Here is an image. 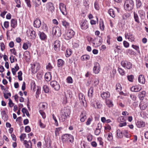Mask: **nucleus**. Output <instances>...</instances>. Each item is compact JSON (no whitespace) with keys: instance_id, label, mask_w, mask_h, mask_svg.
Wrapping results in <instances>:
<instances>
[{"instance_id":"1","label":"nucleus","mask_w":148,"mask_h":148,"mask_svg":"<svg viewBox=\"0 0 148 148\" xmlns=\"http://www.w3.org/2000/svg\"><path fill=\"white\" fill-rule=\"evenodd\" d=\"M70 114V111L69 109L64 107L61 110L60 114L59 116L60 120L62 122L65 121Z\"/></svg>"},{"instance_id":"2","label":"nucleus","mask_w":148,"mask_h":148,"mask_svg":"<svg viewBox=\"0 0 148 148\" xmlns=\"http://www.w3.org/2000/svg\"><path fill=\"white\" fill-rule=\"evenodd\" d=\"M62 140L63 143H72L74 141V137L71 134H65L62 136Z\"/></svg>"},{"instance_id":"3","label":"nucleus","mask_w":148,"mask_h":148,"mask_svg":"<svg viewBox=\"0 0 148 148\" xmlns=\"http://www.w3.org/2000/svg\"><path fill=\"white\" fill-rule=\"evenodd\" d=\"M134 7V2L132 0H126L125 1L124 8L126 10L130 11L132 10Z\"/></svg>"},{"instance_id":"4","label":"nucleus","mask_w":148,"mask_h":148,"mask_svg":"<svg viewBox=\"0 0 148 148\" xmlns=\"http://www.w3.org/2000/svg\"><path fill=\"white\" fill-rule=\"evenodd\" d=\"M75 34V32L71 29H69L66 31L64 35L65 38L69 40L73 37Z\"/></svg>"},{"instance_id":"5","label":"nucleus","mask_w":148,"mask_h":148,"mask_svg":"<svg viewBox=\"0 0 148 148\" xmlns=\"http://www.w3.org/2000/svg\"><path fill=\"white\" fill-rule=\"evenodd\" d=\"M102 42V38L100 37H97L92 40V43L95 47L100 46Z\"/></svg>"},{"instance_id":"6","label":"nucleus","mask_w":148,"mask_h":148,"mask_svg":"<svg viewBox=\"0 0 148 148\" xmlns=\"http://www.w3.org/2000/svg\"><path fill=\"white\" fill-rule=\"evenodd\" d=\"M27 34L28 37L31 39H34L36 36V34L35 31L32 28L29 29L27 31Z\"/></svg>"},{"instance_id":"7","label":"nucleus","mask_w":148,"mask_h":148,"mask_svg":"<svg viewBox=\"0 0 148 148\" xmlns=\"http://www.w3.org/2000/svg\"><path fill=\"white\" fill-rule=\"evenodd\" d=\"M121 64L124 68L130 69L132 68V64L127 60H123L121 62Z\"/></svg>"},{"instance_id":"8","label":"nucleus","mask_w":148,"mask_h":148,"mask_svg":"<svg viewBox=\"0 0 148 148\" xmlns=\"http://www.w3.org/2000/svg\"><path fill=\"white\" fill-rule=\"evenodd\" d=\"M50 84L51 87L56 91H58L60 89V86L59 84L56 81L54 80L51 82Z\"/></svg>"},{"instance_id":"9","label":"nucleus","mask_w":148,"mask_h":148,"mask_svg":"<svg viewBox=\"0 0 148 148\" xmlns=\"http://www.w3.org/2000/svg\"><path fill=\"white\" fill-rule=\"evenodd\" d=\"M79 24L82 30H86L88 27V23L86 19L82 20Z\"/></svg>"},{"instance_id":"10","label":"nucleus","mask_w":148,"mask_h":148,"mask_svg":"<svg viewBox=\"0 0 148 148\" xmlns=\"http://www.w3.org/2000/svg\"><path fill=\"white\" fill-rule=\"evenodd\" d=\"M52 34L53 35L60 36L61 35L60 29L58 27H53L52 29Z\"/></svg>"},{"instance_id":"11","label":"nucleus","mask_w":148,"mask_h":148,"mask_svg":"<svg viewBox=\"0 0 148 148\" xmlns=\"http://www.w3.org/2000/svg\"><path fill=\"white\" fill-rule=\"evenodd\" d=\"M59 8L62 14L64 15L67 14V11L66 9V5L62 3H60L59 4Z\"/></svg>"},{"instance_id":"12","label":"nucleus","mask_w":148,"mask_h":148,"mask_svg":"<svg viewBox=\"0 0 148 148\" xmlns=\"http://www.w3.org/2000/svg\"><path fill=\"white\" fill-rule=\"evenodd\" d=\"M40 68L39 64H34L32 65L31 69L32 73H36L39 69Z\"/></svg>"},{"instance_id":"13","label":"nucleus","mask_w":148,"mask_h":148,"mask_svg":"<svg viewBox=\"0 0 148 148\" xmlns=\"http://www.w3.org/2000/svg\"><path fill=\"white\" fill-rule=\"evenodd\" d=\"M138 13L140 17L141 21H144L145 18V13L142 10H140L138 11Z\"/></svg>"},{"instance_id":"14","label":"nucleus","mask_w":148,"mask_h":148,"mask_svg":"<svg viewBox=\"0 0 148 148\" xmlns=\"http://www.w3.org/2000/svg\"><path fill=\"white\" fill-rule=\"evenodd\" d=\"M100 71V66L98 63H96L95 64L93 68V71L95 74H98Z\"/></svg>"},{"instance_id":"15","label":"nucleus","mask_w":148,"mask_h":148,"mask_svg":"<svg viewBox=\"0 0 148 148\" xmlns=\"http://www.w3.org/2000/svg\"><path fill=\"white\" fill-rule=\"evenodd\" d=\"M60 42L58 40L55 41L54 43V49L56 51H58L60 49Z\"/></svg>"},{"instance_id":"16","label":"nucleus","mask_w":148,"mask_h":148,"mask_svg":"<svg viewBox=\"0 0 148 148\" xmlns=\"http://www.w3.org/2000/svg\"><path fill=\"white\" fill-rule=\"evenodd\" d=\"M47 7L48 8V10L51 12L52 13L54 11V7L53 4L51 2H49L47 3Z\"/></svg>"},{"instance_id":"17","label":"nucleus","mask_w":148,"mask_h":148,"mask_svg":"<svg viewBox=\"0 0 148 148\" xmlns=\"http://www.w3.org/2000/svg\"><path fill=\"white\" fill-rule=\"evenodd\" d=\"M41 25V22L40 20L38 18H36L34 21V25L36 28H39Z\"/></svg>"},{"instance_id":"18","label":"nucleus","mask_w":148,"mask_h":148,"mask_svg":"<svg viewBox=\"0 0 148 148\" xmlns=\"http://www.w3.org/2000/svg\"><path fill=\"white\" fill-rule=\"evenodd\" d=\"M101 97L103 99H106L107 98H109L110 96V93L108 92H103L101 94Z\"/></svg>"},{"instance_id":"19","label":"nucleus","mask_w":148,"mask_h":148,"mask_svg":"<svg viewBox=\"0 0 148 148\" xmlns=\"http://www.w3.org/2000/svg\"><path fill=\"white\" fill-rule=\"evenodd\" d=\"M136 125L138 127H142L145 126V123L141 120H139L136 123Z\"/></svg>"},{"instance_id":"20","label":"nucleus","mask_w":148,"mask_h":148,"mask_svg":"<svg viewBox=\"0 0 148 148\" xmlns=\"http://www.w3.org/2000/svg\"><path fill=\"white\" fill-rule=\"evenodd\" d=\"M23 144L26 148H32V143L30 140L27 141L26 140H24Z\"/></svg>"},{"instance_id":"21","label":"nucleus","mask_w":148,"mask_h":148,"mask_svg":"<svg viewBox=\"0 0 148 148\" xmlns=\"http://www.w3.org/2000/svg\"><path fill=\"white\" fill-rule=\"evenodd\" d=\"M138 80L139 82L142 84H145V81L144 76L143 75H139Z\"/></svg>"},{"instance_id":"22","label":"nucleus","mask_w":148,"mask_h":148,"mask_svg":"<svg viewBox=\"0 0 148 148\" xmlns=\"http://www.w3.org/2000/svg\"><path fill=\"white\" fill-rule=\"evenodd\" d=\"M38 35H39L40 38L42 40H44L46 39L47 36L43 32H41L39 31L38 32Z\"/></svg>"},{"instance_id":"23","label":"nucleus","mask_w":148,"mask_h":148,"mask_svg":"<svg viewBox=\"0 0 148 148\" xmlns=\"http://www.w3.org/2000/svg\"><path fill=\"white\" fill-rule=\"evenodd\" d=\"M140 109L142 110H145L147 106V104L146 103H145L143 101H141L139 105Z\"/></svg>"},{"instance_id":"24","label":"nucleus","mask_w":148,"mask_h":148,"mask_svg":"<svg viewBox=\"0 0 148 148\" xmlns=\"http://www.w3.org/2000/svg\"><path fill=\"white\" fill-rule=\"evenodd\" d=\"M131 90L134 92H137L141 89V87L140 86H134L131 88Z\"/></svg>"},{"instance_id":"25","label":"nucleus","mask_w":148,"mask_h":148,"mask_svg":"<svg viewBox=\"0 0 148 148\" xmlns=\"http://www.w3.org/2000/svg\"><path fill=\"white\" fill-rule=\"evenodd\" d=\"M64 64V61L61 59H59L57 60V66L58 67H62Z\"/></svg>"},{"instance_id":"26","label":"nucleus","mask_w":148,"mask_h":148,"mask_svg":"<svg viewBox=\"0 0 148 148\" xmlns=\"http://www.w3.org/2000/svg\"><path fill=\"white\" fill-rule=\"evenodd\" d=\"M146 93V92L144 91L139 93L138 96L140 100H141L144 99Z\"/></svg>"},{"instance_id":"27","label":"nucleus","mask_w":148,"mask_h":148,"mask_svg":"<svg viewBox=\"0 0 148 148\" xmlns=\"http://www.w3.org/2000/svg\"><path fill=\"white\" fill-rule=\"evenodd\" d=\"M45 78L47 81H50L51 78V75L50 72L46 73L45 75Z\"/></svg>"},{"instance_id":"28","label":"nucleus","mask_w":148,"mask_h":148,"mask_svg":"<svg viewBox=\"0 0 148 148\" xmlns=\"http://www.w3.org/2000/svg\"><path fill=\"white\" fill-rule=\"evenodd\" d=\"M86 119V112H82L80 115V121L82 122H84Z\"/></svg>"},{"instance_id":"29","label":"nucleus","mask_w":148,"mask_h":148,"mask_svg":"<svg viewBox=\"0 0 148 148\" xmlns=\"http://www.w3.org/2000/svg\"><path fill=\"white\" fill-rule=\"evenodd\" d=\"M47 104L45 102H43L40 103V110H45L47 107Z\"/></svg>"},{"instance_id":"30","label":"nucleus","mask_w":148,"mask_h":148,"mask_svg":"<svg viewBox=\"0 0 148 148\" xmlns=\"http://www.w3.org/2000/svg\"><path fill=\"white\" fill-rule=\"evenodd\" d=\"M17 25V21L14 19H12L11 21V27L13 28H15Z\"/></svg>"},{"instance_id":"31","label":"nucleus","mask_w":148,"mask_h":148,"mask_svg":"<svg viewBox=\"0 0 148 148\" xmlns=\"http://www.w3.org/2000/svg\"><path fill=\"white\" fill-rule=\"evenodd\" d=\"M117 137L118 138H123V133L120 130H118L116 131Z\"/></svg>"},{"instance_id":"32","label":"nucleus","mask_w":148,"mask_h":148,"mask_svg":"<svg viewBox=\"0 0 148 148\" xmlns=\"http://www.w3.org/2000/svg\"><path fill=\"white\" fill-rule=\"evenodd\" d=\"M134 17L135 21L138 23H140L139 16L138 14L135 12H134Z\"/></svg>"},{"instance_id":"33","label":"nucleus","mask_w":148,"mask_h":148,"mask_svg":"<svg viewBox=\"0 0 148 148\" xmlns=\"http://www.w3.org/2000/svg\"><path fill=\"white\" fill-rule=\"evenodd\" d=\"M94 88L92 87H91L88 91V96L90 98H92L93 96Z\"/></svg>"},{"instance_id":"34","label":"nucleus","mask_w":148,"mask_h":148,"mask_svg":"<svg viewBox=\"0 0 148 148\" xmlns=\"http://www.w3.org/2000/svg\"><path fill=\"white\" fill-rule=\"evenodd\" d=\"M110 15L112 17L114 18L115 16V11L112 9H110L108 11Z\"/></svg>"},{"instance_id":"35","label":"nucleus","mask_w":148,"mask_h":148,"mask_svg":"<svg viewBox=\"0 0 148 148\" xmlns=\"http://www.w3.org/2000/svg\"><path fill=\"white\" fill-rule=\"evenodd\" d=\"M79 97L80 101H82L83 104L85 101L84 96V95L82 93H80L79 94Z\"/></svg>"},{"instance_id":"36","label":"nucleus","mask_w":148,"mask_h":148,"mask_svg":"<svg viewBox=\"0 0 148 148\" xmlns=\"http://www.w3.org/2000/svg\"><path fill=\"white\" fill-rule=\"evenodd\" d=\"M31 43L28 41L26 43H24L23 46V48L25 50H27L28 48V46H31Z\"/></svg>"},{"instance_id":"37","label":"nucleus","mask_w":148,"mask_h":148,"mask_svg":"<svg viewBox=\"0 0 148 148\" xmlns=\"http://www.w3.org/2000/svg\"><path fill=\"white\" fill-rule=\"evenodd\" d=\"M62 24L66 28H69V23L65 20L62 21Z\"/></svg>"},{"instance_id":"38","label":"nucleus","mask_w":148,"mask_h":148,"mask_svg":"<svg viewBox=\"0 0 148 148\" xmlns=\"http://www.w3.org/2000/svg\"><path fill=\"white\" fill-rule=\"evenodd\" d=\"M106 104L109 107H112L113 106L112 101L109 99H107L106 100Z\"/></svg>"},{"instance_id":"39","label":"nucleus","mask_w":148,"mask_h":148,"mask_svg":"<svg viewBox=\"0 0 148 148\" xmlns=\"http://www.w3.org/2000/svg\"><path fill=\"white\" fill-rule=\"evenodd\" d=\"M122 89V87L121 85L119 83H117L116 85V91L119 92H120Z\"/></svg>"},{"instance_id":"40","label":"nucleus","mask_w":148,"mask_h":148,"mask_svg":"<svg viewBox=\"0 0 148 148\" xmlns=\"http://www.w3.org/2000/svg\"><path fill=\"white\" fill-rule=\"evenodd\" d=\"M90 56L88 55H84L81 57V59L82 60H87L90 58Z\"/></svg>"},{"instance_id":"41","label":"nucleus","mask_w":148,"mask_h":148,"mask_svg":"<svg viewBox=\"0 0 148 148\" xmlns=\"http://www.w3.org/2000/svg\"><path fill=\"white\" fill-rule=\"evenodd\" d=\"M62 127H59L56 128L55 131V133L56 136H58L59 134V132L62 130Z\"/></svg>"},{"instance_id":"42","label":"nucleus","mask_w":148,"mask_h":148,"mask_svg":"<svg viewBox=\"0 0 148 148\" xmlns=\"http://www.w3.org/2000/svg\"><path fill=\"white\" fill-rule=\"evenodd\" d=\"M43 90L44 92L46 93H48L49 91V89L47 86L45 85L43 86Z\"/></svg>"},{"instance_id":"43","label":"nucleus","mask_w":148,"mask_h":148,"mask_svg":"<svg viewBox=\"0 0 148 148\" xmlns=\"http://www.w3.org/2000/svg\"><path fill=\"white\" fill-rule=\"evenodd\" d=\"M128 80L130 82H133L134 79V76L133 75H128L127 76Z\"/></svg>"},{"instance_id":"44","label":"nucleus","mask_w":148,"mask_h":148,"mask_svg":"<svg viewBox=\"0 0 148 148\" xmlns=\"http://www.w3.org/2000/svg\"><path fill=\"white\" fill-rule=\"evenodd\" d=\"M42 28L44 31L47 32L48 27L46 24H42Z\"/></svg>"},{"instance_id":"45","label":"nucleus","mask_w":148,"mask_h":148,"mask_svg":"<svg viewBox=\"0 0 148 148\" xmlns=\"http://www.w3.org/2000/svg\"><path fill=\"white\" fill-rule=\"evenodd\" d=\"M99 25L100 29L102 31L104 29V25L103 21L100 22Z\"/></svg>"},{"instance_id":"46","label":"nucleus","mask_w":148,"mask_h":148,"mask_svg":"<svg viewBox=\"0 0 148 148\" xmlns=\"http://www.w3.org/2000/svg\"><path fill=\"white\" fill-rule=\"evenodd\" d=\"M118 71L120 74L122 75H123L125 74V72L123 69L121 68H119Z\"/></svg>"},{"instance_id":"47","label":"nucleus","mask_w":148,"mask_h":148,"mask_svg":"<svg viewBox=\"0 0 148 148\" xmlns=\"http://www.w3.org/2000/svg\"><path fill=\"white\" fill-rule=\"evenodd\" d=\"M101 128H96L95 131V134L96 135H98L101 132Z\"/></svg>"},{"instance_id":"48","label":"nucleus","mask_w":148,"mask_h":148,"mask_svg":"<svg viewBox=\"0 0 148 148\" xmlns=\"http://www.w3.org/2000/svg\"><path fill=\"white\" fill-rule=\"evenodd\" d=\"M24 55L26 58H29L30 57L29 52L27 51H25L24 53Z\"/></svg>"},{"instance_id":"49","label":"nucleus","mask_w":148,"mask_h":148,"mask_svg":"<svg viewBox=\"0 0 148 148\" xmlns=\"http://www.w3.org/2000/svg\"><path fill=\"white\" fill-rule=\"evenodd\" d=\"M41 110H39V112L41 116H42V118L45 119L46 118V115L45 113Z\"/></svg>"},{"instance_id":"50","label":"nucleus","mask_w":148,"mask_h":148,"mask_svg":"<svg viewBox=\"0 0 148 148\" xmlns=\"http://www.w3.org/2000/svg\"><path fill=\"white\" fill-rule=\"evenodd\" d=\"M52 116H53V119L54 120L55 122V125L56 126H58V123L57 121V120L56 119V116H55L53 114Z\"/></svg>"},{"instance_id":"51","label":"nucleus","mask_w":148,"mask_h":148,"mask_svg":"<svg viewBox=\"0 0 148 148\" xmlns=\"http://www.w3.org/2000/svg\"><path fill=\"white\" fill-rule=\"evenodd\" d=\"M136 4L137 7L140 8L141 5V2L140 0H136Z\"/></svg>"},{"instance_id":"52","label":"nucleus","mask_w":148,"mask_h":148,"mask_svg":"<svg viewBox=\"0 0 148 148\" xmlns=\"http://www.w3.org/2000/svg\"><path fill=\"white\" fill-rule=\"evenodd\" d=\"M128 39L130 41L132 42L134 41L135 38L132 35H130L128 36Z\"/></svg>"},{"instance_id":"53","label":"nucleus","mask_w":148,"mask_h":148,"mask_svg":"<svg viewBox=\"0 0 148 148\" xmlns=\"http://www.w3.org/2000/svg\"><path fill=\"white\" fill-rule=\"evenodd\" d=\"M52 68L53 67L50 63H49L48 65L46 66V69L49 71H51Z\"/></svg>"},{"instance_id":"54","label":"nucleus","mask_w":148,"mask_h":148,"mask_svg":"<svg viewBox=\"0 0 148 148\" xmlns=\"http://www.w3.org/2000/svg\"><path fill=\"white\" fill-rule=\"evenodd\" d=\"M26 137V134H22L20 136V138L21 141L24 140L25 138Z\"/></svg>"},{"instance_id":"55","label":"nucleus","mask_w":148,"mask_h":148,"mask_svg":"<svg viewBox=\"0 0 148 148\" xmlns=\"http://www.w3.org/2000/svg\"><path fill=\"white\" fill-rule=\"evenodd\" d=\"M67 82L68 83H73V79L72 78L70 77H68L66 79Z\"/></svg>"},{"instance_id":"56","label":"nucleus","mask_w":148,"mask_h":148,"mask_svg":"<svg viewBox=\"0 0 148 148\" xmlns=\"http://www.w3.org/2000/svg\"><path fill=\"white\" fill-rule=\"evenodd\" d=\"M8 105L9 106L10 108L12 107L14 105V104L12 102V100L10 99H9Z\"/></svg>"},{"instance_id":"57","label":"nucleus","mask_w":148,"mask_h":148,"mask_svg":"<svg viewBox=\"0 0 148 148\" xmlns=\"http://www.w3.org/2000/svg\"><path fill=\"white\" fill-rule=\"evenodd\" d=\"M132 47L136 50L138 52H140V51L139 50V47L138 46L134 45H132Z\"/></svg>"},{"instance_id":"58","label":"nucleus","mask_w":148,"mask_h":148,"mask_svg":"<svg viewBox=\"0 0 148 148\" xmlns=\"http://www.w3.org/2000/svg\"><path fill=\"white\" fill-rule=\"evenodd\" d=\"M15 1L17 4L16 6L18 8H19L21 7V2L20 0H15Z\"/></svg>"},{"instance_id":"59","label":"nucleus","mask_w":148,"mask_h":148,"mask_svg":"<svg viewBox=\"0 0 148 148\" xmlns=\"http://www.w3.org/2000/svg\"><path fill=\"white\" fill-rule=\"evenodd\" d=\"M118 120L119 122H122L125 121V119L124 117L121 116L118 118Z\"/></svg>"},{"instance_id":"60","label":"nucleus","mask_w":148,"mask_h":148,"mask_svg":"<svg viewBox=\"0 0 148 148\" xmlns=\"http://www.w3.org/2000/svg\"><path fill=\"white\" fill-rule=\"evenodd\" d=\"M25 132H29L31 131V128L29 126L25 127Z\"/></svg>"},{"instance_id":"61","label":"nucleus","mask_w":148,"mask_h":148,"mask_svg":"<svg viewBox=\"0 0 148 148\" xmlns=\"http://www.w3.org/2000/svg\"><path fill=\"white\" fill-rule=\"evenodd\" d=\"M112 139V134L111 133H109L108 135V140H111Z\"/></svg>"},{"instance_id":"62","label":"nucleus","mask_w":148,"mask_h":148,"mask_svg":"<svg viewBox=\"0 0 148 148\" xmlns=\"http://www.w3.org/2000/svg\"><path fill=\"white\" fill-rule=\"evenodd\" d=\"M71 53L70 50H67L66 51V57H69L71 55Z\"/></svg>"},{"instance_id":"63","label":"nucleus","mask_w":148,"mask_h":148,"mask_svg":"<svg viewBox=\"0 0 148 148\" xmlns=\"http://www.w3.org/2000/svg\"><path fill=\"white\" fill-rule=\"evenodd\" d=\"M1 49L2 51H3L5 49V46L3 42L0 43Z\"/></svg>"},{"instance_id":"64","label":"nucleus","mask_w":148,"mask_h":148,"mask_svg":"<svg viewBox=\"0 0 148 148\" xmlns=\"http://www.w3.org/2000/svg\"><path fill=\"white\" fill-rule=\"evenodd\" d=\"M130 97L131 98L133 101H135L136 99V95L134 94H131L130 95Z\"/></svg>"}]
</instances>
